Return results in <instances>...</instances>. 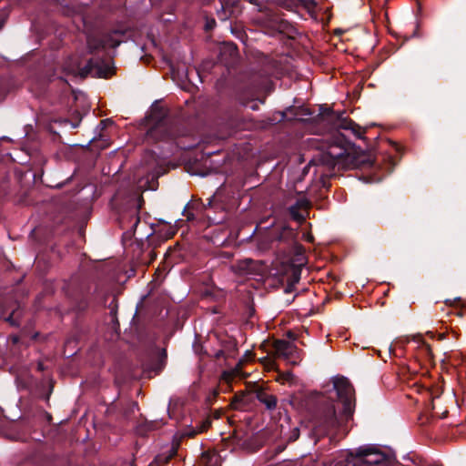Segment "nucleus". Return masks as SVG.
Returning <instances> with one entry per match:
<instances>
[{
	"mask_svg": "<svg viewBox=\"0 0 466 466\" xmlns=\"http://www.w3.org/2000/svg\"><path fill=\"white\" fill-rule=\"evenodd\" d=\"M318 122L323 126H329L332 133L334 141L327 142L322 146L320 160L323 164L339 168L344 167L348 161L351 158L347 152L346 139L347 137L352 135L360 138L363 134L362 128L355 124L352 120L345 117L342 114L339 115L331 111L329 107L323 106L319 108Z\"/></svg>",
	"mask_w": 466,
	"mask_h": 466,
	"instance_id": "1",
	"label": "nucleus"
},
{
	"mask_svg": "<svg viewBox=\"0 0 466 466\" xmlns=\"http://www.w3.org/2000/svg\"><path fill=\"white\" fill-rule=\"evenodd\" d=\"M318 412L319 423L327 428H335L340 421L350 418L354 408V390L345 377L333 379L332 390Z\"/></svg>",
	"mask_w": 466,
	"mask_h": 466,
	"instance_id": "2",
	"label": "nucleus"
},
{
	"mask_svg": "<svg viewBox=\"0 0 466 466\" xmlns=\"http://www.w3.org/2000/svg\"><path fill=\"white\" fill-rule=\"evenodd\" d=\"M61 73L58 78L70 86V82L76 84L88 77L110 78L116 74V67L112 61L90 58L83 63L78 56H70L64 60Z\"/></svg>",
	"mask_w": 466,
	"mask_h": 466,
	"instance_id": "3",
	"label": "nucleus"
},
{
	"mask_svg": "<svg viewBox=\"0 0 466 466\" xmlns=\"http://www.w3.org/2000/svg\"><path fill=\"white\" fill-rule=\"evenodd\" d=\"M360 462L368 466H391L392 460L375 446L360 447L356 451Z\"/></svg>",
	"mask_w": 466,
	"mask_h": 466,
	"instance_id": "4",
	"label": "nucleus"
},
{
	"mask_svg": "<svg viewBox=\"0 0 466 466\" xmlns=\"http://www.w3.org/2000/svg\"><path fill=\"white\" fill-rule=\"evenodd\" d=\"M294 62L295 59L292 56L281 54L269 62L268 69L276 79H280L284 76L291 78L295 74Z\"/></svg>",
	"mask_w": 466,
	"mask_h": 466,
	"instance_id": "5",
	"label": "nucleus"
},
{
	"mask_svg": "<svg viewBox=\"0 0 466 466\" xmlns=\"http://www.w3.org/2000/svg\"><path fill=\"white\" fill-rule=\"evenodd\" d=\"M116 34L123 35L122 32L115 30L113 32L102 34L100 35H89L86 40L89 52L94 53L106 48L117 47L121 41L115 38V35Z\"/></svg>",
	"mask_w": 466,
	"mask_h": 466,
	"instance_id": "6",
	"label": "nucleus"
},
{
	"mask_svg": "<svg viewBox=\"0 0 466 466\" xmlns=\"http://www.w3.org/2000/svg\"><path fill=\"white\" fill-rule=\"evenodd\" d=\"M275 355L291 364H297L299 357L295 344L284 339H278L273 343Z\"/></svg>",
	"mask_w": 466,
	"mask_h": 466,
	"instance_id": "7",
	"label": "nucleus"
},
{
	"mask_svg": "<svg viewBox=\"0 0 466 466\" xmlns=\"http://www.w3.org/2000/svg\"><path fill=\"white\" fill-rule=\"evenodd\" d=\"M293 257L290 258V263L293 268H300L306 265L307 259L305 256V249L302 246H295L293 248Z\"/></svg>",
	"mask_w": 466,
	"mask_h": 466,
	"instance_id": "8",
	"label": "nucleus"
},
{
	"mask_svg": "<svg viewBox=\"0 0 466 466\" xmlns=\"http://www.w3.org/2000/svg\"><path fill=\"white\" fill-rule=\"evenodd\" d=\"M164 112H155L154 109L151 110L150 115L147 117V125L150 127L149 132L153 135V129L157 126L161 125L164 118Z\"/></svg>",
	"mask_w": 466,
	"mask_h": 466,
	"instance_id": "9",
	"label": "nucleus"
},
{
	"mask_svg": "<svg viewBox=\"0 0 466 466\" xmlns=\"http://www.w3.org/2000/svg\"><path fill=\"white\" fill-rule=\"evenodd\" d=\"M258 400L265 404L267 409L273 410L277 406V398L274 395L268 394L266 392H259L258 394Z\"/></svg>",
	"mask_w": 466,
	"mask_h": 466,
	"instance_id": "10",
	"label": "nucleus"
},
{
	"mask_svg": "<svg viewBox=\"0 0 466 466\" xmlns=\"http://www.w3.org/2000/svg\"><path fill=\"white\" fill-rule=\"evenodd\" d=\"M201 460L204 466H216L218 462V456L216 452L207 451L202 454Z\"/></svg>",
	"mask_w": 466,
	"mask_h": 466,
	"instance_id": "11",
	"label": "nucleus"
},
{
	"mask_svg": "<svg viewBox=\"0 0 466 466\" xmlns=\"http://www.w3.org/2000/svg\"><path fill=\"white\" fill-rule=\"evenodd\" d=\"M223 48L227 49L230 56H235L238 53L237 46L233 43L224 44Z\"/></svg>",
	"mask_w": 466,
	"mask_h": 466,
	"instance_id": "12",
	"label": "nucleus"
},
{
	"mask_svg": "<svg viewBox=\"0 0 466 466\" xmlns=\"http://www.w3.org/2000/svg\"><path fill=\"white\" fill-rule=\"evenodd\" d=\"M216 25H217V23L214 18L207 17L206 24H205V31L206 32L211 31L216 26Z\"/></svg>",
	"mask_w": 466,
	"mask_h": 466,
	"instance_id": "13",
	"label": "nucleus"
},
{
	"mask_svg": "<svg viewBox=\"0 0 466 466\" xmlns=\"http://www.w3.org/2000/svg\"><path fill=\"white\" fill-rule=\"evenodd\" d=\"M290 213L292 214V216H293L296 219H298V220H299V221H301V220H303V219H304L303 216H299V215H297V214L295 213V208H294V207H292V208H290Z\"/></svg>",
	"mask_w": 466,
	"mask_h": 466,
	"instance_id": "14",
	"label": "nucleus"
},
{
	"mask_svg": "<svg viewBox=\"0 0 466 466\" xmlns=\"http://www.w3.org/2000/svg\"><path fill=\"white\" fill-rule=\"evenodd\" d=\"M286 28V25L283 21H279L278 23V25H277V30L281 32L282 30H284Z\"/></svg>",
	"mask_w": 466,
	"mask_h": 466,
	"instance_id": "15",
	"label": "nucleus"
},
{
	"mask_svg": "<svg viewBox=\"0 0 466 466\" xmlns=\"http://www.w3.org/2000/svg\"><path fill=\"white\" fill-rule=\"evenodd\" d=\"M248 3L254 5H259V0H247Z\"/></svg>",
	"mask_w": 466,
	"mask_h": 466,
	"instance_id": "16",
	"label": "nucleus"
},
{
	"mask_svg": "<svg viewBox=\"0 0 466 466\" xmlns=\"http://www.w3.org/2000/svg\"><path fill=\"white\" fill-rule=\"evenodd\" d=\"M334 466H347L343 461H337L335 463H334Z\"/></svg>",
	"mask_w": 466,
	"mask_h": 466,
	"instance_id": "17",
	"label": "nucleus"
},
{
	"mask_svg": "<svg viewBox=\"0 0 466 466\" xmlns=\"http://www.w3.org/2000/svg\"><path fill=\"white\" fill-rule=\"evenodd\" d=\"M108 122H110V120H109V119L102 120V121L100 122V125H101L103 127H106V125Z\"/></svg>",
	"mask_w": 466,
	"mask_h": 466,
	"instance_id": "18",
	"label": "nucleus"
},
{
	"mask_svg": "<svg viewBox=\"0 0 466 466\" xmlns=\"http://www.w3.org/2000/svg\"><path fill=\"white\" fill-rule=\"evenodd\" d=\"M303 112H306V116H310L311 113L307 109V108H303L301 109Z\"/></svg>",
	"mask_w": 466,
	"mask_h": 466,
	"instance_id": "19",
	"label": "nucleus"
},
{
	"mask_svg": "<svg viewBox=\"0 0 466 466\" xmlns=\"http://www.w3.org/2000/svg\"><path fill=\"white\" fill-rule=\"evenodd\" d=\"M277 86V83H274L273 81L270 82V86L268 87H275Z\"/></svg>",
	"mask_w": 466,
	"mask_h": 466,
	"instance_id": "20",
	"label": "nucleus"
},
{
	"mask_svg": "<svg viewBox=\"0 0 466 466\" xmlns=\"http://www.w3.org/2000/svg\"><path fill=\"white\" fill-rule=\"evenodd\" d=\"M288 336H289V338L294 339V336L292 335V333H291V332H289V333H288Z\"/></svg>",
	"mask_w": 466,
	"mask_h": 466,
	"instance_id": "21",
	"label": "nucleus"
},
{
	"mask_svg": "<svg viewBox=\"0 0 466 466\" xmlns=\"http://www.w3.org/2000/svg\"><path fill=\"white\" fill-rule=\"evenodd\" d=\"M367 87H369V88L374 87V85L373 84H369Z\"/></svg>",
	"mask_w": 466,
	"mask_h": 466,
	"instance_id": "22",
	"label": "nucleus"
},
{
	"mask_svg": "<svg viewBox=\"0 0 466 466\" xmlns=\"http://www.w3.org/2000/svg\"><path fill=\"white\" fill-rule=\"evenodd\" d=\"M299 119H300V120H302V121H306V120H308L309 118L300 117Z\"/></svg>",
	"mask_w": 466,
	"mask_h": 466,
	"instance_id": "23",
	"label": "nucleus"
},
{
	"mask_svg": "<svg viewBox=\"0 0 466 466\" xmlns=\"http://www.w3.org/2000/svg\"><path fill=\"white\" fill-rule=\"evenodd\" d=\"M178 87L182 88V87H186V86L184 85H179Z\"/></svg>",
	"mask_w": 466,
	"mask_h": 466,
	"instance_id": "24",
	"label": "nucleus"
}]
</instances>
